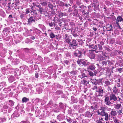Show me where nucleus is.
<instances>
[{"instance_id": "obj_1", "label": "nucleus", "mask_w": 123, "mask_h": 123, "mask_svg": "<svg viewBox=\"0 0 123 123\" xmlns=\"http://www.w3.org/2000/svg\"><path fill=\"white\" fill-rule=\"evenodd\" d=\"M29 18L27 20L28 25H30L33 23H35L36 21H37L41 19V15H29Z\"/></svg>"}, {"instance_id": "obj_2", "label": "nucleus", "mask_w": 123, "mask_h": 123, "mask_svg": "<svg viewBox=\"0 0 123 123\" xmlns=\"http://www.w3.org/2000/svg\"><path fill=\"white\" fill-rule=\"evenodd\" d=\"M89 47L90 48H92L94 50H91L92 51H95L96 53H98L99 52H100L102 50L103 48L102 46L100 45H94V44H91L89 45Z\"/></svg>"}, {"instance_id": "obj_3", "label": "nucleus", "mask_w": 123, "mask_h": 123, "mask_svg": "<svg viewBox=\"0 0 123 123\" xmlns=\"http://www.w3.org/2000/svg\"><path fill=\"white\" fill-rule=\"evenodd\" d=\"M76 40L73 39L71 43V42L69 45V47L71 49H75L79 47L78 43L76 41Z\"/></svg>"}, {"instance_id": "obj_4", "label": "nucleus", "mask_w": 123, "mask_h": 123, "mask_svg": "<svg viewBox=\"0 0 123 123\" xmlns=\"http://www.w3.org/2000/svg\"><path fill=\"white\" fill-rule=\"evenodd\" d=\"M110 81L108 80H105V81L104 86L107 88V90L108 91H111L112 90V88L111 85L113 83V81L111 80Z\"/></svg>"}, {"instance_id": "obj_5", "label": "nucleus", "mask_w": 123, "mask_h": 123, "mask_svg": "<svg viewBox=\"0 0 123 123\" xmlns=\"http://www.w3.org/2000/svg\"><path fill=\"white\" fill-rule=\"evenodd\" d=\"M96 91V92L95 93V95L97 96H103V94L104 92V87L100 86L98 87L97 90Z\"/></svg>"}, {"instance_id": "obj_6", "label": "nucleus", "mask_w": 123, "mask_h": 123, "mask_svg": "<svg viewBox=\"0 0 123 123\" xmlns=\"http://www.w3.org/2000/svg\"><path fill=\"white\" fill-rule=\"evenodd\" d=\"M107 109L108 111H110V110H111V108H108L107 106L105 105H102L100 106V109H99V110L102 111L101 112L99 111H98L97 113L98 115H99L103 113V112H105L106 109Z\"/></svg>"}, {"instance_id": "obj_7", "label": "nucleus", "mask_w": 123, "mask_h": 123, "mask_svg": "<svg viewBox=\"0 0 123 123\" xmlns=\"http://www.w3.org/2000/svg\"><path fill=\"white\" fill-rule=\"evenodd\" d=\"M18 6L15 3L13 2L11 4L10 2L8 3L7 7L8 8V9L10 10L12 9L15 8L16 9H17Z\"/></svg>"}, {"instance_id": "obj_8", "label": "nucleus", "mask_w": 123, "mask_h": 123, "mask_svg": "<svg viewBox=\"0 0 123 123\" xmlns=\"http://www.w3.org/2000/svg\"><path fill=\"white\" fill-rule=\"evenodd\" d=\"M112 63L109 60H108L107 61H101L100 62V64L102 65V66L105 65V66H108L110 64L111 65Z\"/></svg>"}, {"instance_id": "obj_9", "label": "nucleus", "mask_w": 123, "mask_h": 123, "mask_svg": "<svg viewBox=\"0 0 123 123\" xmlns=\"http://www.w3.org/2000/svg\"><path fill=\"white\" fill-rule=\"evenodd\" d=\"M80 72L81 73V74L80 75L78 76V77L79 78H80L81 79L85 77H88V74H87L86 72L85 73H84V70H80Z\"/></svg>"}, {"instance_id": "obj_10", "label": "nucleus", "mask_w": 123, "mask_h": 123, "mask_svg": "<svg viewBox=\"0 0 123 123\" xmlns=\"http://www.w3.org/2000/svg\"><path fill=\"white\" fill-rule=\"evenodd\" d=\"M109 96L110 101H116L117 100V97L115 94L112 92L111 93H110Z\"/></svg>"}, {"instance_id": "obj_11", "label": "nucleus", "mask_w": 123, "mask_h": 123, "mask_svg": "<svg viewBox=\"0 0 123 123\" xmlns=\"http://www.w3.org/2000/svg\"><path fill=\"white\" fill-rule=\"evenodd\" d=\"M70 36L68 34H65V36L64 38L65 42L67 43L69 45L71 43V40L70 39Z\"/></svg>"}, {"instance_id": "obj_12", "label": "nucleus", "mask_w": 123, "mask_h": 123, "mask_svg": "<svg viewBox=\"0 0 123 123\" xmlns=\"http://www.w3.org/2000/svg\"><path fill=\"white\" fill-rule=\"evenodd\" d=\"M36 9L40 12L41 14H42L43 12L44 11L43 7L40 4L38 5Z\"/></svg>"}, {"instance_id": "obj_13", "label": "nucleus", "mask_w": 123, "mask_h": 123, "mask_svg": "<svg viewBox=\"0 0 123 123\" xmlns=\"http://www.w3.org/2000/svg\"><path fill=\"white\" fill-rule=\"evenodd\" d=\"M93 114V113L92 112H90L89 111H87L83 114V116L88 118H90L91 117Z\"/></svg>"}, {"instance_id": "obj_14", "label": "nucleus", "mask_w": 123, "mask_h": 123, "mask_svg": "<svg viewBox=\"0 0 123 123\" xmlns=\"http://www.w3.org/2000/svg\"><path fill=\"white\" fill-rule=\"evenodd\" d=\"M87 61H84L83 60H78L77 61V63L80 65H82L86 67L87 66V64L88 62H87Z\"/></svg>"}, {"instance_id": "obj_15", "label": "nucleus", "mask_w": 123, "mask_h": 123, "mask_svg": "<svg viewBox=\"0 0 123 123\" xmlns=\"http://www.w3.org/2000/svg\"><path fill=\"white\" fill-rule=\"evenodd\" d=\"M123 20L121 16H118L116 20V24H119V22H121Z\"/></svg>"}, {"instance_id": "obj_16", "label": "nucleus", "mask_w": 123, "mask_h": 123, "mask_svg": "<svg viewBox=\"0 0 123 123\" xmlns=\"http://www.w3.org/2000/svg\"><path fill=\"white\" fill-rule=\"evenodd\" d=\"M111 110V111L110 112L111 116L112 117L116 116L117 114V112L114 109H112Z\"/></svg>"}, {"instance_id": "obj_17", "label": "nucleus", "mask_w": 123, "mask_h": 123, "mask_svg": "<svg viewBox=\"0 0 123 123\" xmlns=\"http://www.w3.org/2000/svg\"><path fill=\"white\" fill-rule=\"evenodd\" d=\"M100 115L102 116H105V120L106 121H107L110 119V118H109V116H108V114L107 112H103V113Z\"/></svg>"}, {"instance_id": "obj_18", "label": "nucleus", "mask_w": 123, "mask_h": 123, "mask_svg": "<svg viewBox=\"0 0 123 123\" xmlns=\"http://www.w3.org/2000/svg\"><path fill=\"white\" fill-rule=\"evenodd\" d=\"M78 51L79 54H80V55H82L83 54L85 55L86 51L84 49H80L79 50H78Z\"/></svg>"}, {"instance_id": "obj_19", "label": "nucleus", "mask_w": 123, "mask_h": 123, "mask_svg": "<svg viewBox=\"0 0 123 123\" xmlns=\"http://www.w3.org/2000/svg\"><path fill=\"white\" fill-rule=\"evenodd\" d=\"M82 83L83 84L85 85L88 87H89L90 86V85L89 84V81H87L86 80H83L81 81Z\"/></svg>"}, {"instance_id": "obj_20", "label": "nucleus", "mask_w": 123, "mask_h": 123, "mask_svg": "<svg viewBox=\"0 0 123 123\" xmlns=\"http://www.w3.org/2000/svg\"><path fill=\"white\" fill-rule=\"evenodd\" d=\"M10 29L9 27H6L4 28L2 31L3 33H6L7 34H9L10 31Z\"/></svg>"}, {"instance_id": "obj_21", "label": "nucleus", "mask_w": 123, "mask_h": 123, "mask_svg": "<svg viewBox=\"0 0 123 123\" xmlns=\"http://www.w3.org/2000/svg\"><path fill=\"white\" fill-rule=\"evenodd\" d=\"M44 87L43 86H40L37 89V92L39 94L41 93L42 92V89L44 88Z\"/></svg>"}, {"instance_id": "obj_22", "label": "nucleus", "mask_w": 123, "mask_h": 123, "mask_svg": "<svg viewBox=\"0 0 123 123\" xmlns=\"http://www.w3.org/2000/svg\"><path fill=\"white\" fill-rule=\"evenodd\" d=\"M96 68L95 66L93 64H91L87 68L88 70L93 71L95 70Z\"/></svg>"}, {"instance_id": "obj_23", "label": "nucleus", "mask_w": 123, "mask_h": 123, "mask_svg": "<svg viewBox=\"0 0 123 123\" xmlns=\"http://www.w3.org/2000/svg\"><path fill=\"white\" fill-rule=\"evenodd\" d=\"M73 16H78L79 15L78 14V9H74L73 12Z\"/></svg>"}, {"instance_id": "obj_24", "label": "nucleus", "mask_w": 123, "mask_h": 123, "mask_svg": "<svg viewBox=\"0 0 123 123\" xmlns=\"http://www.w3.org/2000/svg\"><path fill=\"white\" fill-rule=\"evenodd\" d=\"M64 116V115L63 114L58 115L56 118L59 121H60L63 120Z\"/></svg>"}, {"instance_id": "obj_25", "label": "nucleus", "mask_w": 123, "mask_h": 123, "mask_svg": "<svg viewBox=\"0 0 123 123\" xmlns=\"http://www.w3.org/2000/svg\"><path fill=\"white\" fill-rule=\"evenodd\" d=\"M106 29L108 31H113V26L111 24L106 27Z\"/></svg>"}, {"instance_id": "obj_26", "label": "nucleus", "mask_w": 123, "mask_h": 123, "mask_svg": "<svg viewBox=\"0 0 123 123\" xmlns=\"http://www.w3.org/2000/svg\"><path fill=\"white\" fill-rule=\"evenodd\" d=\"M2 71L4 75H6L8 74L9 72L7 69H6L5 68H2Z\"/></svg>"}, {"instance_id": "obj_27", "label": "nucleus", "mask_w": 123, "mask_h": 123, "mask_svg": "<svg viewBox=\"0 0 123 123\" xmlns=\"http://www.w3.org/2000/svg\"><path fill=\"white\" fill-rule=\"evenodd\" d=\"M15 79L13 76H9L8 78V80L10 83H11Z\"/></svg>"}, {"instance_id": "obj_28", "label": "nucleus", "mask_w": 123, "mask_h": 123, "mask_svg": "<svg viewBox=\"0 0 123 123\" xmlns=\"http://www.w3.org/2000/svg\"><path fill=\"white\" fill-rule=\"evenodd\" d=\"M33 6H31V13L32 12L34 14H33L34 15H38V13L37 11L35 9H33Z\"/></svg>"}, {"instance_id": "obj_29", "label": "nucleus", "mask_w": 123, "mask_h": 123, "mask_svg": "<svg viewBox=\"0 0 123 123\" xmlns=\"http://www.w3.org/2000/svg\"><path fill=\"white\" fill-rule=\"evenodd\" d=\"M54 85L55 87H56L58 88L62 89L63 87L62 86L57 83H54Z\"/></svg>"}, {"instance_id": "obj_30", "label": "nucleus", "mask_w": 123, "mask_h": 123, "mask_svg": "<svg viewBox=\"0 0 123 123\" xmlns=\"http://www.w3.org/2000/svg\"><path fill=\"white\" fill-rule=\"evenodd\" d=\"M98 6L99 5H98L97 4L92 3L89 7H94L95 8H97V6Z\"/></svg>"}, {"instance_id": "obj_31", "label": "nucleus", "mask_w": 123, "mask_h": 123, "mask_svg": "<svg viewBox=\"0 0 123 123\" xmlns=\"http://www.w3.org/2000/svg\"><path fill=\"white\" fill-rule=\"evenodd\" d=\"M114 122L115 123H122L121 121L116 119H115L114 120ZM105 123H113L112 122L110 123L109 121L106 122Z\"/></svg>"}, {"instance_id": "obj_32", "label": "nucleus", "mask_w": 123, "mask_h": 123, "mask_svg": "<svg viewBox=\"0 0 123 123\" xmlns=\"http://www.w3.org/2000/svg\"><path fill=\"white\" fill-rule=\"evenodd\" d=\"M29 101V99L28 98L25 97H24L22 98V102L23 103H26Z\"/></svg>"}, {"instance_id": "obj_33", "label": "nucleus", "mask_w": 123, "mask_h": 123, "mask_svg": "<svg viewBox=\"0 0 123 123\" xmlns=\"http://www.w3.org/2000/svg\"><path fill=\"white\" fill-rule=\"evenodd\" d=\"M6 120V118L4 117H0V123H2L5 122Z\"/></svg>"}, {"instance_id": "obj_34", "label": "nucleus", "mask_w": 123, "mask_h": 123, "mask_svg": "<svg viewBox=\"0 0 123 123\" xmlns=\"http://www.w3.org/2000/svg\"><path fill=\"white\" fill-rule=\"evenodd\" d=\"M122 107L121 104H117L115 105V108L116 109H119Z\"/></svg>"}, {"instance_id": "obj_35", "label": "nucleus", "mask_w": 123, "mask_h": 123, "mask_svg": "<svg viewBox=\"0 0 123 123\" xmlns=\"http://www.w3.org/2000/svg\"><path fill=\"white\" fill-rule=\"evenodd\" d=\"M113 92L115 94H116L118 92V89L117 88V87L114 86L113 87V89H112Z\"/></svg>"}, {"instance_id": "obj_36", "label": "nucleus", "mask_w": 123, "mask_h": 123, "mask_svg": "<svg viewBox=\"0 0 123 123\" xmlns=\"http://www.w3.org/2000/svg\"><path fill=\"white\" fill-rule=\"evenodd\" d=\"M19 114L17 112H14L13 114L12 115V116L14 117H19Z\"/></svg>"}, {"instance_id": "obj_37", "label": "nucleus", "mask_w": 123, "mask_h": 123, "mask_svg": "<svg viewBox=\"0 0 123 123\" xmlns=\"http://www.w3.org/2000/svg\"><path fill=\"white\" fill-rule=\"evenodd\" d=\"M89 57L91 59H94L95 57V55L92 53H91L89 55Z\"/></svg>"}, {"instance_id": "obj_38", "label": "nucleus", "mask_w": 123, "mask_h": 123, "mask_svg": "<svg viewBox=\"0 0 123 123\" xmlns=\"http://www.w3.org/2000/svg\"><path fill=\"white\" fill-rule=\"evenodd\" d=\"M111 101L110 100H108L107 101L104 102L105 104H106L107 105L110 106L112 104V103L111 102Z\"/></svg>"}, {"instance_id": "obj_39", "label": "nucleus", "mask_w": 123, "mask_h": 123, "mask_svg": "<svg viewBox=\"0 0 123 123\" xmlns=\"http://www.w3.org/2000/svg\"><path fill=\"white\" fill-rule=\"evenodd\" d=\"M31 8H27L25 10V13L26 14H28L30 13V12L31 11Z\"/></svg>"}, {"instance_id": "obj_40", "label": "nucleus", "mask_w": 123, "mask_h": 123, "mask_svg": "<svg viewBox=\"0 0 123 123\" xmlns=\"http://www.w3.org/2000/svg\"><path fill=\"white\" fill-rule=\"evenodd\" d=\"M123 111L122 109L118 110L117 111V113H118V115L120 117L122 116V114H123V113L122 112Z\"/></svg>"}, {"instance_id": "obj_41", "label": "nucleus", "mask_w": 123, "mask_h": 123, "mask_svg": "<svg viewBox=\"0 0 123 123\" xmlns=\"http://www.w3.org/2000/svg\"><path fill=\"white\" fill-rule=\"evenodd\" d=\"M71 100L74 101V103H77L78 102V99L76 98H75L74 96H72Z\"/></svg>"}, {"instance_id": "obj_42", "label": "nucleus", "mask_w": 123, "mask_h": 123, "mask_svg": "<svg viewBox=\"0 0 123 123\" xmlns=\"http://www.w3.org/2000/svg\"><path fill=\"white\" fill-rule=\"evenodd\" d=\"M35 114L36 115V116L37 117L38 116L40 113L41 111L39 110H36L35 111Z\"/></svg>"}, {"instance_id": "obj_43", "label": "nucleus", "mask_w": 123, "mask_h": 123, "mask_svg": "<svg viewBox=\"0 0 123 123\" xmlns=\"http://www.w3.org/2000/svg\"><path fill=\"white\" fill-rule=\"evenodd\" d=\"M102 121H103V120L102 118H100L98 119L97 120L96 122V123H103L102 122Z\"/></svg>"}, {"instance_id": "obj_44", "label": "nucleus", "mask_w": 123, "mask_h": 123, "mask_svg": "<svg viewBox=\"0 0 123 123\" xmlns=\"http://www.w3.org/2000/svg\"><path fill=\"white\" fill-rule=\"evenodd\" d=\"M62 92L61 90L57 91L55 93V94L57 95L62 94Z\"/></svg>"}, {"instance_id": "obj_45", "label": "nucleus", "mask_w": 123, "mask_h": 123, "mask_svg": "<svg viewBox=\"0 0 123 123\" xmlns=\"http://www.w3.org/2000/svg\"><path fill=\"white\" fill-rule=\"evenodd\" d=\"M74 55L75 56L77 57L78 58H80L81 57L82 55H80V54H79V53H74Z\"/></svg>"}, {"instance_id": "obj_46", "label": "nucleus", "mask_w": 123, "mask_h": 123, "mask_svg": "<svg viewBox=\"0 0 123 123\" xmlns=\"http://www.w3.org/2000/svg\"><path fill=\"white\" fill-rule=\"evenodd\" d=\"M76 3L78 6H80L82 3L81 0H76Z\"/></svg>"}, {"instance_id": "obj_47", "label": "nucleus", "mask_w": 123, "mask_h": 123, "mask_svg": "<svg viewBox=\"0 0 123 123\" xmlns=\"http://www.w3.org/2000/svg\"><path fill=\"white\" fill-rule=\"evenodd\" d=\"M105 59V57L102 55H100L98 57V59L99 61H103Z\"/></svg>"}, {"instance_id": "obj_48", "label": "nucleus", "mask_w": 123, "mask_h": 123, "mask_svg": "<svg viewBox=\"0 0 123 123\" xmlns=\"http://www.w3.org/2000/svg\"><path fill=\"white\" fill-rule=\"evenodd\" d=\"M66 119L67 121L69 123H71L72 122L73 120L69 117H67Z\"/></svg>"}, {"instance_id": "obj_49", "label": "nucleus", "mask_w": 123, "mask_h": 123, "mask_svg": "<svg viewBox=\"0 0 123 123\" xmlns=\"http://www.w3.org/2000/svg\"><path fill=\"white\" fill-rule=\"evenodd\" d=\"M38 4H40L37 1L36 2H33L32 3V5L33 6H33L34 7H35L36 6L37 7V6H38V5H37Z\"/></svg>"}, {"instance_id": "obj_50", "label": "nucleus", "mask_w": 123, "mask_h": 123, "mask_svg": "<svg viewBox=\"0 0 123 123\" xmlns=\"http://www.w3.org/2000/svg\"><path fill=\"white\" fill-rule=\"evenodd\" d=\"M49 35L50 37L53 38H55V36L52 32H51L49 34Z\"/></svg>"}, {"instance_id": "obj_51", "label": "nucleus", "mask_w": 123, "mask_h": 123, "mask_svg": "<svg viewBox=\"0 0 123 123\" xmlns=\"http://www.w3.org/2000/svg\"><path fill=\"white\" fill-rule=\"evenodd\" d=\"M93 80H91V82L93 84H94L95 85H96L97 84L98 85V82L97 81V80L95 79V81H93Z\"/></svg>"}, {"instance_id": "obj_52", "label": "nucleus", "mask_w": 123, "mask_h": 123, "mask_svg": "<svg viewBox=\"0 0 123 123\" xmlns=\"http://www.w3.org/2000/svg\"><path fill=\"white\" fill-rule=\"evenodd\" d=\"M45 1H44L43 2L41 3V2H40V3L43 6H45L47 5V2Z\"/></svg>"}, {"instance_id": "obj_53", "label": "nucleus", "mask_w": 123, "mask_h": 123, "mask_svg": "<svg viewBox=\"0 0 123 123\" xmlns=\"http://www.w3.org/2000/svg\"><path fill=\"white\" fill-rule=\"evenodd\" d=\"M59 107L62 109H64V107L65 106V105L61 103H60L59 104Z\"/></svg>"}, {"instance_id": "obj_54", "label": "nucleus", "mask_w": 123, "mask_h": 123, "mask_svg": "<svg viewBox=\"0 0 123 123\" xmlns=\"http://www.w3.org/2000/svg\"><path fill=\"white\" fill-rule=\"evenodd\" d=\"M79 6L78 7V8H79L80 9H84V8H86V6H84L83 5H82L81 6Z\"/></svg>"}, {"instance_id": "obj_55", "label": "nucleus", "mask_w": 123, "mask_h": 123, "mask_svg": "<svg viewBox=\"0 0 123 123\" xmlns=\"http://www.w3.org/2000/svg\"><path fill=\"white\" fill-rule=\"evenodd\" d=\"M77 71H71L70 73V74H72V75H75V74H76V73H77Z\"/></svg>"}, {"instance_id": "obj_56", "label": "nucleus", "mask_w": 123, "mask_h": 123, "mask_svg": "<svg viewBox=\"0 0 123 123\" xmlns=\"http://www.w3.org/2000/svg\"><path fill=\"white\" fill-rule=\"evenodd\" d=\"M37 60H38L40 62H42L43 61V59L41 57L39 56H38V57L37 58Z\"/></svg>"}, {"instance_id": "obj_57", "label": "nucleus", "mask_w": 123, "mask_h": 123, "mask_svg": "<svg viewBox=\"0 0 123 123\" xmlns=\"http://www.w3.org/2000/svg\"><path fill=\"white\" fill-rule=\"evenodd\" d=\"M14 2L17 5V6L19 3H20V1L19 0H13Z\"/></svg>"}, {"instance_id": "obj_58", "label": "nucleus", "mask_w": 123, "mask_h": 123, "mask_svg": "<svg viewBox=\"0 0 123 123\" xmlns=\"http://www.w3.org/2000/svg\"><path fill=\"white\" fill-rule=\"evenodd\" d=\"M8 107V105L6 104L3 107V109H7Z\"/></svg>"}, {"instance_id": "obj_59", "label": "nucleus", "mask_w": 123, "mask_h": 123, "mask_svg": "<svg viewBox=\"0 0 123 123\" xmlns=\"http://www.w3.org/2000/svg\"><path fill=\"white\" fill-rule=\"evenodd\" d=\"M9 102L10 103L11 106H12L14 105V102L11 100H10Z\"/></svg>"}, {"instance_id": "obj_60", "label": "nucleus", "mask_w": 123, "mask_h": 123, "mask_svg": "<svg viewBox=\"0 0 123 123\" xmlns=\"http://www.w3.org/2000/svg\"><path fill=\"white\" fill-rule=\"evenodd\" d=\"M49 25V26L50 27H52L53 26V25H55V23H53L51 21L50 22H49L48 23Z\"/></svg>"}, {"instance_id": "obj_61", "label": "nucleus", "mask_w": 123, "mask_h": 123, "mask_svg": "<svg viewBox=\"0 0 123 123\" xmlns=\"http://www.w3.org/2000/svg\"><path fill=\"white\" fill-rule=\"evenodd\" d=\"M24 92L26 93H28L29 92V89L27 88H25L24 89Z\"/></svg>"}, {"instance_id": "obj_62", "label": "nucleus", "mask_w": 123, "mask_h": 123, "mask_svg": "<svg viewBox=\"0 0 123 123\" xmlns=\"http://www.w3.org/2000/svg\"><path fill=\"white\" fill-rule=\"evenodd\" d=\"M96 80L98 82V85H99L100 83H101L102 79H99L98 80L97 79Z\"/></svg>"}, {"instance_id": "obj_63", "label": "nucleus", "mask_w": 123, "mask_h": 123, "mask_svg": "<svg viewBox=\"0 0 123 123\" xmlns=\"http://www.w3.org/2000/svg\"><path fill=\"white\" fill-rule=\"evenodd\" d=\"M54 112H58L60 111V109L58 108H55L54 110Z\"/></svg>"}, {"instance_id": "obj_64", "label": "nucleus", "mask_w": 123, "mask_h": 123, "mask_svg": "<svg viewBox=\"0 0 123 123\" xmlns=\"http://www.w3.org/2000/svg\"><path fill=\"white\" fill-rule=\"evenodd\" d=\"M38 26L41 28H45V27L43 25L39 24L38 25Z\"/></svg>"}]
</instances>
